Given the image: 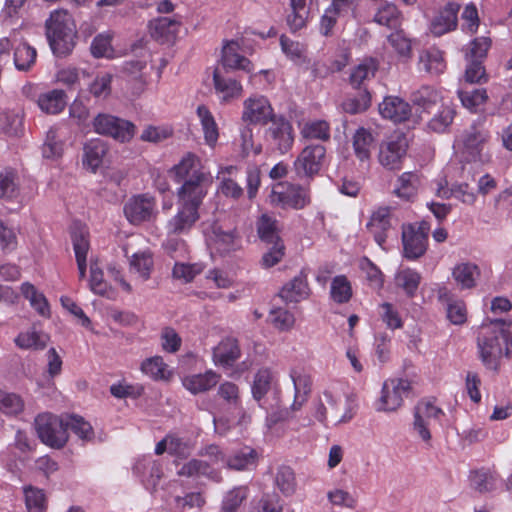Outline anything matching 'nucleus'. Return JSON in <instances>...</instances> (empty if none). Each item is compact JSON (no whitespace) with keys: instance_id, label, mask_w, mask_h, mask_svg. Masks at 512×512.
<instances>
[{"instance_id":"4be33fe9","label":"nucleus","mask_w":512,"mask_h":512,"mask_svg":"<svg viewBox=\"0 0 512 512\" xmlns=\"http://www.w3.org/2000/svg\"><path fill=\"white\" fill-rule=\"evenodd\" d=\"M379 112L383 118L401 123L410 117L411 107L397 96H388L379 104Z\"/></svg>"},{"instance_id":"412c9836","label":"nucleus","mask_w":512,"mask_h":512,"mask_svg":"<svg viewBox=\"0 0 512 512\" xmlns=\"http://www.w3.org/2000/svg\"><path fill=\"white\" fill-rule=\"evenodd\" d=\"M213 83L221 103H229L242 96L243 86L240 81L221 75L218 69L213 73Z\"/></svg>"},{"instance_id":"ddd939ff","label":"nucleus","mask_w":512,"mask_h":512,"mask_svg":"<svg viewBox=\"0 0 512 512\" xmlns=\"http://www.w3.org/2000/svg\"><path fill=\"white\" fill-rule=\"evenodd\" d=\"M124 215L133 225L153 220L157 215L155 198L148 194L131 197L124 205Z\"/></svg>"},{"instance_id":"aec40b11","label":"nucleus","mask_w":512,"mask_h":512,"mask_svg":"<svg viewBox=\"0 0 512 512\" xmlns=\"http://www.w3.org/2000/svg\"><path fill=\"white\" fill-rule=\"evenodd\" d=\"M460 5L454 2L447 3L439 14L432 20L430 31L435 36H442L457 27V14Z\"/></svg>"},{"instance_id":"774afa93","label":"nucleus","mask_w":512,"mask_h":512,"mask_svg":"<svg viewBox=\"0 0 512 512\" xmlns=\"http://www.w3.org/2000/svg\"><path fill=\"white\" fill-rule=\"evenodd\" d=\"M246 497L247 494L244 487L233 488L224 496L221 512H236Z\"/></svg>"},{"instance_id":"f257e3e1","label":"nucleus","mask_w":512,"mask_h":512,"mask_svg":"<svg viewBox=\"0 0 512 512\" xmlns=\"http://www.w3.org/2000/svg\"><path fill=\"white\" fill-rule=\"evenodd\" d=\"M479 356L484 365L496 368L498 360L512 356V322L495 320L482 325L477 338Z\"/></svg>"},{"instance_id":"1a4fd4ad","label":"nucleus","mask_w":512,"mask_h":512,"mask_svg":"<svg viewBox=\"0 0 512 512\" xmlns=\"http://www.w3.org/2000/svg\"><path fill=\"white\" fill-rule=\"evenodd\" d=\"M326 164V148L321 144L305 146L294 161V170L300 179H313Z\"/></svg>"},{"instance_id":"6e6d98bb","label":"nucleus","mask_w":512,"mask_h":512,"mask_svg":"<svg viewBox=\"0 0 512 512\" xmlns=\"http://www.w3.org/2000/svg\"><path fill=\"white\" fill-rule=\"evenodd\" d=\"M63 146L64 144L58 138L56 130L50 129L42 145V155L47 160L55 161L62 156Z\"/></svg>"},{"instance_id":"603ef678","label":"nucleus","mask_w":512,"mask_h":512,"mask_svg":"<svg viewBox=\"0 0 512 512\" xmlns=\"http://www.w3.org/2000/svg\"><path fill=\"white\" fill-rule=\"evenodd\" d=\"M257 232L260 239L266 243L282 241L278 234L277 221L267 214L258 219Z\"/></svg>"},{"instance_id":"6e6552de","label":"nucleus","mask_w":512,"mask_h":512,"mask_svg":"<svg viewBox=\"0 0 512 512\" xmlns=\"http://www.w3.org/2000/svg\"><path fill=\"white\" fill-rule=\"evenodd\" d=\"M413 416V433L426 444H430L432 426L440 421V418L444 416V412L433 401L421 400L414 407Z\"/></svg>"},{"instance_id":"a18cd8bd","label":"nucleus","mask_w":512,"mask_h":512,"mask_svg":"<svg viewBox=\"0 0 512 512\" xmlns=\"http://www.w3.org/2000/svg\"><path fill=\"white\" fill-rule=\"evenodd\" d=\"M141 371L153 380H168L171 372L161 356L145 359L140 366Z\"/></svg>"},{"instance_id":"a19ab883","label":"nucleus","mask_w":512,"mask_h":512,"mask_svg":"<svg viewBox=\"0 0 512 512\" xmlns=\"http://www.w3.org/2000/svg\"><path fill=\"white\" fill-rule=\"evenodd\" d=\"M419 185L420 179L417 173L405 172L398 178L394 193L397 197L410 201L416 196Z\"/></svg>"},{"instance_id":"5fc2aeb1","label":"nucleus","mask_w":512,"mask_h":512,"mask_svg":"<svg viewBox=\"0 0 512 512\" xmlns=\"http://www.w3.org/2000/svg\"><path fill=\"white\" fill-rule=\"evenodd\" d=\"M330 295L333 301L342 304L347 303L352 297V287L344 275L333 278L331 282Z\"/></svg>"},{"instance_id":"9d476101","label":"nucleus","mask_w":512,"mask_h":512,"mask_svg":"<svg viewBox=\"0 0 512 512\" xmlns=\"http://www.w3.org/2000/svg\"><path fill=\"white\" fill-rule=\"evenodd\" d=\"M489 139V131L482 124L474 123L459 136L456 143L467 161H476L482 160Z\"/></svg>"},{"instance_id":"bb28decb","label":"nucleus","mask_w":512,"mask_h":512,"mask_svg":"<svg viewBox=\"0 0 512 512\" xmlns=\"http://www.w3.org/2000/svg\"><path fill=\"white\" fill-rule=\"evenodd\" d=\"M407 143L404 138L389 141L381 147L379 154L380 163L388 169H398L401 159L406 154Z\"/></svg>"},{"instance_id":"338daca9","label":"nucleus","mask_w":512,"mask_h":512,"mask_svg":"<svg viewBox=\"0 0 512 512\" xmlns=\"http://www.w3.org/2000/svg\"><path fill=\"white\" fill-rule=\"evenodd\" d=\"M22 127V117L14 111H4L0 113V133L14 136L17 135Z\"/></svg>"},{"instance_id":"f3484780","label":"nucleus","mask_w":512,"mask_h":512,"mask_svg":"<svg viewBox=\"0 0 512 512\" xmlns=\"http://www.w3.org/2000/svg\"><path fill=\"white\" fill-rule=\"evenodd\" d=\"M136 474L147 490L153 491L163 476V469L160 462L152 456H143L138 459L133 467Z\"/></svg>"},{"instance_id":"f8f14e48","label":"nucleus","mask_w":512,"mask_h":512,"mask_svg":"<svg viewBox=\"0 0 512 512\" xmlns=\"http://www.w3.org/2000/svg\"><path fill=\"white\" fill-rule=\"evenodd\" d=\"M265 139L273 151L281 155L287 154L295 141L292 123L284 115L279 114L266 129Z\"/></svg>"},{"instance_id":"052dcab7","label":"nucleus","mask_w":512,"mask_h":512,"mask_svg":"<svg viewBox=\"0 0 512 512\" xmlns=\"http://www.w3.org/2000/svg\"><path fill=\"white\" fill-rule=\"evenodd\" d=\"M275 483L284 495L290 496L294 494L296 480L293 470L288 466H281L276 473Z\"/></svg>"},{"instance_id":"c9c22d12","label":"nucleus","mask_w":512,"mask_h":512,"mask_svg":"<svg viewBox=\"0 0 512 512\" xmlns=\"http://www.w3.org/2000/svg\"><path fill=\"white\" fill-rule=\"evenodd\" d=\"M452 276L461 289H471L476 286L480 270L476 264L464 262L454 267Z\"/></svg>"},{"instance_id":"4d7b16f0","label":"nucleus","mask_w":512,"mask_h":512,"mask_svg":"<svg viewBox=\"0 0 512 512\" xmlns=\"http://www.w3.org/2000/svg\"><path fill=\"white\" fill-rule=\"evenodd\" d=\"M470 482L475 490L488 492L496 487V476L487 469H480L471 473Z\"/></svg>"},{"instance_id":"37998d69","label":"nucleus","mask_w":512,"mask_h":512,"mask_svg":"<svg viewBox=\"0 0 512 512\" xmlns=\"http://www.w3.org/2000/svg\"><path fill=\"white\" fill-rule=\"evenodd\" d=\"M378 63L373 58L363 59L351 72L350 82L355 88H361L365 81L374 77Z\"/></svg>"},{"instance_id":"58836bf2","label":"nucleus","mask_w":512,"mask_h":512,"mask_svg":"<svg viewBox=\"0 0 512 512\" xmlns=\"http://www.w3.org/2000/svg\"><path fill=\"white\" fill-rule=\"evenodd\" d=\"M395 285L401 288L407 297H414L421 282V275L411 268H401L395 274Z\"/></svg>"},{"instance_id":"393cba45","label":"nucleus","mask_w":512,"mask_h":512,"mask_svg":"<svg viewBox=\"0 0 512 512\" xmlns=\"http://www.w3.org/2000/svg\"><path fill=\"white\" fill-rule=\"evenodd\" d=\"M240 46L235 41L228 42L222 49L221 63L224 69L242 70L247 73L253 71L249 59L239 53Z\"/></svg>"},{"instance_id":"9b49d317","label":"nucleus","mask_w":512,"mask_h":512,"mask_svg":"<svg viewBox=\"0 0 512 512\" xmlns=\"http://www.w3.org/2000/svg\"><path fill=\"white\" fill-rule=\"evenodd\" d=\"M93 127L96 133L110 136L121 143L129 142L136 132L132 122L107 113L98 114L93 120Z\"/></svg>"},{"instance_id":"49530a36","label":"nucleus","mask_w":512,"mask_h":512,"mask_svg":"<svg viewBox=\"0 0 512 512\" xmlns=\"http://www.w3.org/2000/svg\"><path fill=\"white\" fill-rule=\"evenodd\" d=\"M154 267L153 256L149 251L134 253L130 260V269L136 273L142 281L150 278Z\"/></svg>"},{"instance_id":"c756f323","label":"nucleus","mask_w":512,"mask_h":512,"mask_svg":"<svg viewBox=\"0 0 512 512\" xmlns=\"http://www.w3.org/2000/svg\"><path fill=\"white\" fill-rule=\"evenodd\" d=\"M219 380V374L213 370H207L204 373L184 376L182 378V384L192 394H199L206 392L216 386Z\"/></svg>"},{"instance_id":"8fccbe9b","label":"nucleus","mask_w":512,"mask_h":512,"mask_svg":"<svg viewBox=\"0 0 512 512\" xmlns=\"http://www.w3.org/2000/svg\"><path fill=\"white\" fill-rule=\"evenodd\" d=\"M273 383V373L269 369H260L253 381L252 385V395L253 398L259 402L261 407L264 405L261 403V400L271 389Z\"/></svg>"},{"instance_id":"e2e57ef3","label":"nucleus","mask_w":512,"mask_h":512,"mask_svg":"<svg viewBox=\"0 0 512 512\" xmlns=\"http://www.w3.org/2000/svg\"><path fill=\"white\" fill-rule=\"evenodd\" d=\"M204 268L205 266L202 263L176 262L172 274L175 279L188 283L202 273Z\"/></svg>"},{"instance_id":"a211bd4d","label":"nucleus","mask_w":512,"mask_h":512,"mask_svg":"<svg viewBox=\"0 0 512 512\" xmlns=\"http://www.w3.org/2000/svg\"><path fill=\"white\" fill-rule=\"evenodd\" d=\"M445 53L436 46L419 51L417 68L430 76H439L446 70Z\"/></svg>"},{"instance_id":"f03ea898","label":"nucleus","mask_w":512,"mask_h":512,"mask_svg":"<svg viewBox=\"0 0 512 512\" xmlns=\"http://www.w3.org/2000/svg\"><path fill=\"white\" fill-rule=\"evenodd\" d=\"M177 183H182L177 194L205 197L212 184V175L201 159L193 153H186L169 171Z\"/></svg>"},{"instance_id":"dca6fc26","label":"nucleus","mask_w":512,"mask_h":512,"mask_svg":"<svg viewBox=\"0 0 512 512\" xmlns=\"http://www.w3.org/2000/svg\"><path fill=\"white\" fill-rule=\"evenodd\" d=\"M404 256L415 260L423 256L427 250L428 232L424 227L409 225L402 232Z\"/></svg>"},{"instance_id":"3c124183","label":"nucleus","mask_w":512,"mask_h":512,"mask_svg":"<svg viewBox=\"0 0 512 512\" xmlns=\"http://www.w3.org/2000/svg\"><path fill=\"white\" fill-rule=\"evenodd\" d=\"M254 124H245L239 128V137L237 139L238 145L241 148L243 156H248L251 153L258 155L262 152L261 144H255L253 126Z\"/></svg>"},{"instance_id":"c03bdc74","label":"nucleus","mask_w":512,"mask_h":512,"mask_svg":"<svg viewBox=\"0 0 512 512\" xmlns=\"http://www.w3.org/2000/svg\"><path fill=\"white\" fill-rule=\"evenodd\" d=\"M308 0H290L291 13L287 16V23L294 32L306 26L309 17Z\"/></svg>"},{"instance_id":"7ed1b4c3","label":"nucleus","mask_w":512,"mask_h":512,"mask_svg":"<svg viewBox=\"0 0 512 512\" xmlns=\"http://www.w3.org/2000/svg\"><path fill=\"white\" fill-rule=\"evenodd\" d=\"M46 35L53 53L64 56L75 45L76 25L66 10H55L46 21Z\"/></svg>"},{"instance_id":"5701e85b","label":"nucleus","mask_w":512,"mask_h":512,"mask_svg":"<svg viewBox=\"0 0 512 512\" xmlns=\"http://www.w3.org/2000/svg\"><path fill=\"white\" fill-rule=\"evenodd\" d=\"M279 188L282 186L277 185L272 191L271 201L273 203L283 207L302 209L310 202L307 192L302 188H291L286 192L280 191Z\"/></svg>"},{"instance_id":"de8ad7c7","label":"nucleus","mask_w":512,"mask_h":512,"mask_svg":"<svg viewBox=\"0 0 512 512\" xmlns=\"http://www.w3.org/2000/svg\"><path fill=\"white\" fill-rule=\"evenodd\" d=\"M373 141L372 134L365 128L356 130L353 136V148L356 157L360 161H365L370 158Z\"/></svg>"},{"instance_id":"0e129e2a","label":"nucleus","mask_w":512,"mask_h":512,"mask_svg":"<svg viewBox=\"0 0 512 512\" xmlns=\"http://www.w3.org/2000/svg\"><path fill=\"white\" fill-rule=\"evenodd\" d=\"M36 50L27 43L20 44L14 52V63L18 70H28L36 60Z\"/></svg>"},{"instance_id":"4c0bfd02","label":"nucleus","mask_w":512,"mask_h":512,"mask_svg":"<svg viewBox=\"0 0 512 512\" xmlns=\"http://www.w3.org/2000/svg\"><path fill=\"white\" fill-rule=\"evenodd\" d=\"M374 21L390 29H397L402 23V13L394 3L385 1L378 7Z\"/></svg>"},{"instance_id":"473e14b6","label":"nucleus","mask_w":512,"mask_h":512,"mask_svg":"<svg viewBox=\"0 0 512 512\" xmlns=\"http://www.w3.org/2000/svg\"><path fill=\"white\" fill-rule=\"evenodd\" d=\"M38 107L46 114L56 115L61 113L67 105V96L63 90L54 89L39 95Z\"/></svg>"},{"instance_id":"7c9ffc66","label":"nucleus","mask_w":512,"mask_h":512,"mask_svg":"<svg viewBox=\"0 0 512 512\" xmlns=\"http://www.w3.org/2000/svg\"><path fill=\"white\" fill-rule=\"evenodd\" d=\"M107 153V145L103 140L93 139L87 142L83 148V166L95 173L101 166Z\"/></svg>"},{"instance_id":"864d4df0","label":"nucleus","mask_w":512,"mask_h":512,"mask_svg":"<svg viewBox=\"0 0 512 512\" xmlns=\"http://www.w3.org/2000/svg\"><path fill=\"white\" fill-rule=\"evenodd\" d=\"M301 135L306 139L327 141L330 139V125L325 120L306 122L301 130Z\"/></svg>"},{"instance_id":"cd10ccee","label":"nucleus","mask_w":512,"mask_h":512,"mask_svg":"<svg viewBox=\"0 0 512 512\" xmlns=\"http://www.w3.org/2000/svg\"><path fill=\"white\" fill-rule=\"evenodd\" d=\"M240 357V348L238 342L234 338H226L222 340L213 349V361L215 365L224 368L232 367Z\"/></svg>"},{"instance_id":"39448f33","label":"nucleus","mask_w":512,"mask_h":512,"mask_svg":"<svg viewBox=\"0 0 512 512\" xmlns=\"http://www.w3.org/2000/svg\"><path fill=\"white\" fill-rule=\"evenodd\" d=\"M180 207L177 214L167 224L169 234L181 235L188 233L199 220V207L205 197L178 194Z\"/></svg>"},{"instance_id":"b1692460","label":"nucleus","mask_w":512,"mask_h":512,"mask_svg":"<svg viewBox=\"0 0 512 512\" xmlns=\"http://www.w3.org/2000/svg\"><path fill=\"white\" fill-rule=\"evenodd\" d=\"M209 247L220 254L229 253L237 248V237L233 230L225 231L219 225H213L207 237Z\"/></svg>"},{"instance_id":"2eb2a0df","label":"nucleus","mask_w":512,"mask_h":512,"mask_svg":"<svg viewBox=\"0 0 512 512\" xmlns=\"http://www.w3.org/2000/svg\"><path fill=\"white\" fill-rule=\"evenodd\" d=\"M392 220V209L387 206H380L372 212L366 226L375 242L383 249L392 230Z\"/></svg>"},{"instance_id":"72a5a7b5","label":"nucleus","mask_w":512,"mask_h":512,"mask_svg":"<svg viewBox=\"0 0 512 512\" xmlns=\"http://www.w3.org/2000/svg\"><path fill=\"white\" fill-rule=\"evenodd\" d=\"M257 459V452L249 446H244L229 455L226 458L225 465L229 469L237 471L249 470L256 466Z\"/></svg>"},{"instance_id":"09e8293b","label":"nucleus","mask_w":512,"mask_h":512,"mask_svg":"<svg viewBox=\"0 0 512 512\" xmlns=\"http://www.w3.org/2000/svg\"><path fill=\"white\" fill-rule=\"evenodd\" d=\"M71 430L83 442L94 439V431L91 424L77 415H66V431Z\"/></svg>"},{"instance_id":"423d86ee","label":"nucleus","mask_w":512,"mask_h":512,"mask_svg":"<svg viewBox=\"0 0 512 512\" xmlns=\"http://www.w3.org/2000/svg\"><path fill=\"white\" fill-rule=\"evenodd\" d=\"M411 390V382L404 378H389L384 381L379 398L375 402L378 412H396Z\"/></svg>"},{"instance_id":"13d9d810","label":"nucleus","mask_w":512,"mask_h":512,"mask_svg":"<svg viewBox=\"0 0 512 512\" xmlns=\"http://www.w3.org/2000/svg\"><path fill=\"white\" fill-rule=\"evenodd\" d=\"M440 99V92L431 86H422L411 96V101L425 110L436 104Z\"/></svg>"},{"instance_id":"0eeeda50","label":"nucleus","mask_w":512,"mask_h":512,"mask_svg":"<svg viewBox=\"0 0 512 512\" xmlns=\"http://www.w3.org/2000/svg\"><path fill=\"white\" fill-rule=\"evenodd\" d=\"M278 115L270 99L263 94L253 93L242 103L241 121L245 124L266 126Z\"/></svg>"},{"instance_id":"69168bd1","label":"nucleus","mask_w":512,"mask_h":512,"mask_svg":"<svg viewBox=\"0 0 512 512\" xmlns=\"http://www.w3.org/2000/svg\"><path fill=\"white\" fill-rule=\"evenodd\" d=\"M112 75L100 72L89 85V91L95 98H107L111 93Z\"/></svg>"},{"instance_id":"ea45409f","label":"nucleus","mask_w":512,"mask_h":512,"mask_svg":"<svg viewBox=\"0 0 512 512\" xmlns=\"http://www.w3.org/2000/svg\"><path fill=\"white\" fill-rule=\"evenodd\" d=\"M456 111L453 105L442 104L439 110L428 121L427 128L435 133H444L452 125Z\"/></svg>"},{"instance_id":"2f4dec72","label":"nucleus","mask_w":512,"mask_h":512,"mask_svg":"<svg viewBox=\"0 0 512 512\" xmlns=\"http://www.w3.org/2000/svg\"><path fill=\"white\" fill-rule=\"evenodd\" d=\"M49 340L50 337L48 334L32 327L27 331L20 332L14 339V343L19 349L38 351L43 350Z\"/></svg>"},{"instance_id":"680f3d73","label":"nucleus","mask_w":512,"mask_h":512,"mask_svg":"<svg viewBox=\"0 0 512 512\" xmlns=\"http://www.w3.org/2000/svg\"><path fill=\"white\" fill-rule=\"evenodd\" d=\"M280 45L284 54L294 63L302 64L306 62V50L303 44L293 41L286 36H281Z\"/></svg>"},{"instance_id":"a878e982","label":"nucleus","mask_w":512,"mask_h":512,"mask_svg":"<svg viewBox=\"0 0 512 512\" xmlns=\"http://www.w3.org/2000/svg\"><path fill=\"white\" fill-rule=\"evenodd\" d=\"M181 27V21L176 17H159L150 22L153 38L161 42L173 41Z\"/></svg>"},{"instance_id":"f704fd0d","label":"nucleus","mask_w":512,"mask_h":512,"mask_svg":"<svg viewBox=\"0 0 512 512\" xmlns=\"http://www.w3.org/2000/svg\"><path fill=\"white\" fill-rule=\"evenodd\" d=\"M309 295V287L306 277L300 274L286 283L279 292V296L285 302H299Z\"/></svg>"},{"instance_id":"e433bc0d","label":"nucleus","mask_w":512,"mask_h":512,"mask_svg":"<svg viewBox=\"0 0 512 512\" xmlns=\"http://www.w3.org/2000/svg\"><path fill=\"white\" fill-rule=\"evenodd\" d=\"M196 113L203 130L205 143L214 147L219 138V128L214 116L205 105L198 106Z\"/></svg>"},{"instance_id":"79ce46f5","label":"nucleus","mask_w":512,"mask_h":512,"mask_svg":"<svg viewBox=\"0 0 512 512\" xmlns=\"http://www.w3.org/2000/svg\"><path fill=\"white\" fill-rule=\"evenodd\" d=\"M437 195L444 199L454 197L466 205H473L477 198L473 189L466 183L455 185L450 189L439 184Z\"/></svg>"},{"instance_id":"bf43d9fd","label":"nucleus","mask_w":512,"mask_h":512,"mask_svg":"<svg viewBox=\"0 0 512 512\" xmlns=\"http://www.w3.org/2000/svg\"><path fill=\"white\" fill-rule=\"evenodd\" d=\"M24 494L28 512H46L47 502L43 490L30 486L24 489Z\"/></svg>"},{"instance_id":"6ab92c4d","label":"nucleus","mask_w":512,"mask_h":512,"mask_svg":"<svg viewBox=\"0 0 512 512\" xmlns=\"http://www.w3.org/2000/svg\"><path fill=\"white\" fill-rule=\"evenodd\" d=\"M88 236L89 233L85 226L75 224L72 227L71 239L73 243L80 279H83L86 276V260L90 247Z\"/></svg>"},{"instance_id":"4468645a","label":"nucleus","mask_w":512,"mask_h":512,"mask_svg":"<svg viewBox=\"0 0 512 512\" xmlns=\"http://www.w3.org/2000/svg\"><path fill=\"white\" fill-rule=\"evenodd\" d=\"M289 376L294 386V401L291 405L293 411L300 410L307 402L313 386L311 369L303 364L291 367Z\"/></svg>"},{"instance_id":"20e7f679","label":"nucleus","mask_w":512,"mask_h":512,"mask_svg":"<svg viewBox=\"0 0 512 512\" xmlns=\"http://www.w3.org/2000/svg\"><path fill=\"white\" fill-rule=\"evenodd\" d=\"M35 429L40 440L52 448H62L68 440L66 415L42 413L35 419Z\"/></svg>"},{"instance_id":"c85d7f7f","label":"nucleus","mask_w":512,"mask_h":512,"mask_svg":"<svg viewBox=\"0 0 512 512\" xmlns=\"http://www.w3.org/2000/svg\"><path fill=\"white\" fill-rule=\"evenodd\" d=\"M177 474L188 478L206 477L215 482H220L222 479L219 471L211 467L206 461L199 459H192L184 463L178 469Z\"/></svg>"}]
</instances>
